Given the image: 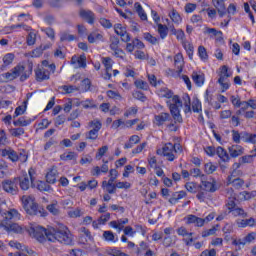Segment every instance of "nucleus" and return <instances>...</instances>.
<instances>
[{
  "label": "nucleus",
  "mask_w": 256,
  "mask_h": 256,
  "mask_svg": "<svg viewBox=\"0 0 256 256\" xmlns=\"http://www.w3.org/2000/svg\"><path fill=\"white\" fill-rule=\"evenodd\" d=\"M82 215L83 210H81V208H76L68 212V216L71 217V219H77V217H81Z\"/></svg>",
  "instance_id": "4d7b16f0"
},
{
  "label": "nucleus",
  "mask_w": 256,
  "mask_h": 256,
  "mask_svg": "<svg viewBox=\"0 0 256 256\" xmlns=\"http://www.w3.org/2000/svg\"><path fill=\"white\" fill-rule=\"evenodd\" d=\"M169 18L171 19L172 23L175 25H181L183 23V18L181 17V14L177 12L175 9H171L168 13Z\"/></svg>",
  "instance_id": "cd10ccee"
},
{
  "label": "nucleus",
  "mask_w": 256,
  "mask_h": 256,
  "mask_svg": "<svg viewBox=\"0 0 256 256\" xmlns=\"http://www.w3.org/2000/svg\"><path fill=\"white\" fill-rule=\"evenodd\" d=\"M158 97H162L167 100V105L170 109V113L175 121V123H183V117L181 116L180 107H183V101L178 95H174L173 91L169 90L167 87H163L157 90Z\"/></svg>",
  "instance_id": "f03ea898"
},
{
  "label": "nucleus",
  "mask_w": 256,
  "mask_h": 256,
  "mask_svg": "<svg viewBox=\"0 0 256 256\" xmlns=\"http://www.w3.org/2000/svg\"><path fill=\"white\" fill-rule=\"evenodd\" d=\"M200 189L208 193H215V191H217V181L214 178L201 180Z\"/></svg>",
  "instance_id": "ddd939ff"
},
{
  "label": "nucleus",
  "mask_w": 256,
  "mask_h": 256,
  "mask_svg": "<svg viewBox=\"0 0 256 256\" xmlns=\"http://www.w3.org/2000/svg\"><path fill=\"white\" fill-rule=\"evenodd\" d=\"M139 109L137 106H132L128 109H126L124 113V117H135V114L138 113Z\"/></svg>",
  "instance_id": "680f3d73"
},
{
  "label": "nucleus",
  "mask_w": 256,
  "mask_h": 256,
  "mask_svg": "<svg viewBox=\"0 0 256 256\" xmlns=\"http://www.w3.org/2000/svg\"><path fill=\"white\" fill-rule=\"evenodd\" d=\"M134 9L138 15V17L141 19V21H148L147 12H145V9H143V6L139 2L134 3Z\"/></svg>",
  "instance_id": "a878e982"
},
{
  "label": "nucleus",
  "mask_w": 256,
  "mask_h": 256,
  "mask_svg": "<svg viewBox=\"0 0 256 256\" xmlns=\"http://www.w3.org/2000/svg\"><path fill=\"white\" fill-rule=\"evenodd\" d=\"M218 225L217 226H214L208 230H204L202 232V237L205 238V237H211V235H215V233H217V229H218Z\"/></svg>",
  "instance_id": "e2e57ef3"
},
{
  "label": "nucleus",
  "mask_w": 256,
  "mask_h": 256,
  "mask_svg": "<svg viewBox=\"0 0 256 256\" xmlns=\"http://www.w3.org/2000/svg\"><path fill=\"white\" fill-rule=\"evenodd\" d=\"M9 175V170L7 163L4 161H0V179H3V177H7Z\"/></svg>",
  "instance_id": "603ef678"
},
{
  "label": "nucleus",
  "mask_w": 256,
  "mask_h": 256,
  "mask_svg": "<svg viewBox=\"0 0 256 256\" xmlns=\"http://www.w3.org/2000/svg\"><path fill=\"white\" fill-rule=\"evenodd\" d=\"M183 105H184V113L185 115H189L191 111L193 113H201L203 111V106L201 104V100L199 98L194 97L192 100V108H191V97L188 94H184L183 97Z\"/></svg>",
  "instance_id": "423d86ee"
},
{
  "label": "nucleus",
  "mask_w": 256,
  "mask_h": 256,
  "mask_svg": "<svg viewBox=\"0 0 256 256\" xmlns=\"http://www.w3.org/2000/svg\"><path fill=\"white\" fill-rule=\"evenodd\" d=\"M71 65H73L74 69H85L87 67V57L85 54H82L79 57L73 56L71 59Z\"/></svg>",
  "instance_id": "2eb2a0df"
},
{
  "label": "nucleus",
  "mask_w": 256,
  "mask_h": 256,
  "mask_svg": "<svg viewBox=\"0 0 256 256\" xmlns=\"http://www.w3.org/2000/svg\"><path fill=\"white\" fill-rule=\"evenodd\" d=\"M102 238L107 243H117V241H119V239H117V236H115V234L112 231H104Z\"/></svg>",
  "instance_id": "4c0bfd02"
},
{
  "label": "nucleus",
  "mask_w": 256,
  "mask_h": 256,
  "mask_svg": "<svg viewBox=\"0 0 256 256\" xmlns=\"http://www.w3.org/2000/svg\"><path fill=\"white\" fill-rule=\"evenodd\" d=\"M182 151L183 148L181 147V144L166 143L162 149L157 150V154L163 155V157H166L168 161H175V159H177V155L182 153Z\"/></svg>",
  "instance_id": "39448f33"
},
{
  "label": "nucleus",
  "mask_w": 256,
  "mask_h": 256,
  "mask_svg": "<svg viewBox=\"0 0 256 256\" xmlns=\"http://www.w3.org/2000/svg\"><path fill=\"white\" fill-rule=\"evenodd\" d=\"M158 35H160V39H167V35H169V28L163 24H156Z\"/></svg>",
  "instance_id": "58836bf2"
},
{
  "label": "nucleus",
  "mask_w": 256,
  "mask_h": 256,
  "mask_svg": "<svg viewBox=\"0 0 256 256\" xmlns=\"http://www.w3.org/2000/svg\"><path fill=\"white\" fill-rule=\"evenodd\" d=\"M144 39L151 45H159V38L151 35V33H144Z\"/></svg>",
  "instance_id": "09e8293b"
},
{
  "label": "nucleus",
  "mask_w": 256,
  "mask_h": 256,
  "mask_svg": "<svg viewBox=\"0 0 256 256\" xmlns=\"http://www.w3.org/2000/svg\"><path fill=\"white\" fill-rule=\"evenodd\" d=\"M109 255L111 256H129L128 254H125L124 252H121V250L117 248H113L109 251Z\"/></svg>",
  "instance_id": "774afa93"
},
{
  "label": "nucleus",
  "mask_w": 256,
  "mask_h": 256,
  "mask_svg": "<svg viewBox=\"0 0 256 256\" xmlns=\"http://www.w3.org/2000/svg\"><path fill=\"white\" fill-rule=\"evenodd\" d=\"M227 185H232L235 189H241L245 185V181L241 178H236L231 180V178H227Z\"/></svg>",
  "instance_id": "ea45409f"
},
{
  "label": "nucleus",
  "mask_w": 256,
  "mask_h": 256,
  "mask_svg": "<svg viewBox=\"0 0 256 256\" xmlns=\"http://www.w3.org/2000/svg\"><path fill=\"white\" fill-rule=\"evenodd\" d=\"M28 173H29V176H30V179H31L32 187H35L36 189H38V191H51V186H49L44 181L35 182V178L33 177V175L35 173V170L33 168H30Z\"/></svg>",
  "instance_id": "1a4fd4ad"
},
{
  "label": "nucleus",
  "mask_w": 256,
  "mask_h": 256,
  "mask_svg": "<svg viewBox=\"0 0 256 256\" xmlns=\"http://www.w3.org/2000/svg\"><path fill=\"white\" fill-rule=\"evenodd\" d=\"M25 111H27V101L23 102V106H18L15 109L14 116H13L14 119L21 116V115H25Z\"/></svg>",
  "instance_id": "de8ad7c7"
},
{
  "label": "nucleus",
  "mask_w": 256,
  "mask_h": 256,
  "mask_svg": "<svg viewBox=\"0 0 256 256\" xmlns=\"http://www.w3.org/2000/svg\"><path fill=\"white\" fill-rule=\"evenodd\" d=\"M232 215H234V217H247L246 211L239 207H236L234 210H232Z\"/></svg>",
  "instance_id": "69168bd1"
},
{
  "label": "nucleus",
  "mask_w": 256,
  "mask_h": 256,
  "mask_svg": "<svg viewBox=\"0 0 256 256\" xmlns=\"http://www.w3.org/2000/svg\"><path fill=\"white\" fill-rule=\"evenodd\" d=\"M47 210L52 215H59V208L57 207V203H53L47 206Z\"/></svg>",
  "instance_id": "338daca9"
},
{
  "label": "nucleus",
  "mask_w": 256,
  "mask_h": 256,
  "mask_svg": "<svg viewBox=\"0 0 256 256\" xmlns=\"http://www.w3.org/2000/svg\"><path fill=\"white\" fill-rule=\"evenodd\" d=\"M253 197H256V190L252 192L244 191L238 195L240 201H249V199H253Z\"/></svg>",
  "instance_id": "79ce46f5"
},
{
  "label": "nucleus",
  "mask_w": 256,
  "mask_h": 256,
  "mask_svg": "<svg viewBox=\"0 0 256 256\" xmlns=\"http://www.w3.org/2000/svg\"><path fill=\"white\" fill-rule=\"evenodd\" d=\"M192 79L197 87H203L205 85V74L201 72H193Z\"/></svg>",
  "instance_id": "c85d7f7f"
},
{
  "label": "nucleus",
  "mask_w": 256,
  "mask_h": 256,
  "mask_svg": "<svg viewBox=\"0 0 256 256\" xmlns=\"http://www.w3.org/2000/svg\"><path fill=\"white\" fill-rule=\"evenodd\" d=\"M255 223L256 221L254 218L236 220L237 227H240L241 229H245V227H255Z\"/></svg>",
  "instance_id": "393cba45"
},
{
  "label": "nucleus",
  "mask_w": 256,
  "mask_h": 256,
  "mask_svg": "<svg viewBox=\"0 0 256 256\" xmlns=\"http://www.w3.org/2000/svg\"><path fill=\"white\" fill-rule=\"evenodd\" d=\"M0 231H6V233H23V227L17 223L10 224L7 220L0 222Z\"/></svg>",
  "instance_id": "6e6552de"
},
{
  "label": "nucleus",
  "mask_w": 256,
  "mask_h": 256,
  "mask_svg": "<svg viewBox=\"0 0 256 256\" xmlns=\"http://www.w3.org/2000/svg\"><path fill=\"white\" fill-rule=\"evenodd\" d=\"M185 189L188 191V193H198L199 189H201V185L195 183V182H187L185 184Z\"/></svg>",
  "instance_id": "a19ab883"
},
{
  "label": "nucleus",
  "mask_w": 256,
  "mask_h": 256,
  "mask_svg": "<svg viewBox=\"0 0 256 256\" xmlns=\"http://www.w3.org/2000/svg\"><path fill=\"white\" fill-rule=\"evenodd\" d=\"M88 41L90 43H101L103 41V33L95 30L88 35Z\"/></svg>",
  "instance_id": "2f4dec72"
},
{
  "label": "nucleus",
  "mask_w": 256,
  "mask_h": 256,
  "mask_svg": "<svg viewBox=\"0 0 256 256\" xmlns=\"http://www.w3.org/2000/svg\"><path fill=\"white\" fill-rule=\"evenodd\" d=\"M110 219H111L110 213H106V214L100 216V218L98 220H95L92 222L93 229H99V227H102V225H107V222Z\"/></svg>",
  "instance_id": "412c9836"
},
{
  "label": "nucleus",
  "mask_w": 256,
  "mask_h": 256,
  "mask_svg": "<svg viewBox=\"0 0 256 256\" xmlns=\"http://www.w3.org/2000/svg\"><path fill=\"white\" fill-rule=\"evenodd\" d=\"M102 63L106 71H111V69H113V60L111 58L109 57L103 58Z\"/></svg>",
  "instance_id": "0e129e2a"
},
{
  "label": "nucleus",
  "mask_w": 256,
  "mask_h": 256,
  "mask_svg": "<svg viewBox=\"0 0 256 256\" xmlns=\"http://www.w3.org/2000/svg\"><path fill=\"white\" fill-rule=\"evenodd\" d=\"M141 141V138L138 135H133L130 137L129 142H127L124 146V149H131L133 145H137Z\"/></svg>",
  "instance_id": "49530a36"
},
{
  "label": "nucleus",
  "mask_w": 256,
  "mask_h": 256,
  "mask_svg": "<svg viewBox=\"0 0 256 256\" xmlns=\"http://www.w3.org/2000/svg\"><path fill=\"white\" fill-rule=\"evenodd\" d=\"M229 154L233 158L240 157L245 153V149L241 145H232L228 148Z\"/></svg>",
  "instance_id": "4be33fe9"
},
{
  "label": "nucleus",
  "mask_w": 256,
  "mask_h": 256,
  "mask_svg": "<svg viewBox=\"0 0 256 256\" xmlns=\"http://www.w3.org/2000/svg\"><path fill=\"white\" fill-rule=\"evenodd\" d=\"M80 17L87 21L89 25H93L95 23V14L91 10H82L80 11Z\"/></svg>",
  "instance_id": "b1692460"
},
{
  "label": "nucleus",
  "mask_w": 256,
  "mask_h": 256,
  "mask_svg": "<svg viewBox=\"0 0 256 256\" xmlns=\"http://www.w3.org/2000/svg\"><path fill=\"white\" fill-rule=\"evenodd\" d=\"M57 168L52 167L46 174V181L47 183H50L51 185H54V183H57Z\"/></svg>",
  "instance_id": "473e14b6"
},
{
  "label": "nucleus",
  "mask_w": 256,
  "mask_h": 256,
  "mask_svg": "<svg viewBox=\"0 0 256 256\" xmlns=\"http://www.w3.org/2000/svg\"><path fill=\"white\" fill-rule=\"evenodd\" d=\"M33 74V63L28 64L25 67L23 64H18L14 68H12L9 72L3 73L1 77L5 81H15L18 77L20 81H27L29 77Z\"/></svg>",
  "instance_id": "7ed1b4c3"
},
{
  "label": "nucleus",
  "mask_w": 256,
  "mask_h": 256,
  "mask_svg": "<svg viewBox=\"0 0 256 256\" xmlns=\"http://www.w3.org/2000/svg\"><path fill=\"white\" fill-rule=\"evenodd\" d=\"M256 239V233L250 232L248 233L243 239H235L232 241V245H235L236 247H245V245H249L253 243Z\"/></svg>",
  "instance_id": "f8f14e48"
},
{
  "label": "nucleus",
  "mask_w": 256,
  "mask_h": 256,
  "mask_svg": "<svg viewBox=\"0 0 256 256\" xmlns=\"http://www.w3.org/2000/svg\"><path fill=\"white\" fill-rule=\"evenodd\" d=\"M114 31L116 35H119V37H121V41H123L124 43H129V41H131V36H129V33L127 32V27H125L123 24H115Z\"/></svg>",
  "instance_id": "9b49d317"
},
{
  "label": "nucleus",
  "mask_w": 256,
  "mask_h": 256,
  "mask_svg": "<svg viewBox=\"0 0 256 256\" xmlns=\"http://www.w3.org/2000/svg\"><path fill=\"white\" fill-rule=\"evenodd\" d=\"M3 65L1 66V71H5V67H9V65H13V61H15V54L7 53L2 58Z\"/></svg>",
  "instance_id": "7c9ffc66"
},
{
  "label": "nucleus",
  "mask_w": 256,
  "mask_h": 256,
  "mask_svg": "<svg viewBox=\"0 0 256 256\" xmlns=\"http://www.w3.org/2000/svg\"><path fill=\"white\" fill-rule=\"evenodd\" d=\"M77 153L75 152H66L60 156L61 161H77Z\"/></svg>",
  "instance_id": "a18cd8bd"
},
{
  "label": "nucleus",
  "mask_w": 256,
  "mask_h": 256,
  "mask_svg": "<svg viewBox=\"0 0 256 256\" xmlns=\"http://www.w3.org/2000/svg\"><path fill=\"white\" fill-rule=\"evenodd\" d=\"M28 233L39 243H61L62 245H71L73 243V234L65 224H58L54 227L44 228L43 226L32 224Z\"/></svg>",
  "instance_id": "f257e3e1"
},
{
  "label": "nucleus",
  "mask_w": 256,
  "mask_h": 256,
  "mask_svg": "<svg viewBox=\"0 0 256 256\" xmlns=\"http://www.w3.org/2000/svg\"><path fill=\"white\" fill-rule=\"evenodd\" d=\"M2 217V221H7V223H9L11 219H13L14 221H19L21 219V214L19 213V211H17V209H10L9 211L4 212Z\"/></svg>",
  "instance_id": "6ab92c4d"
},
{
  "label": "nucleus",
  "mask_w": 256,
  "mask_h": 256,
  "mask_svg": "<svg viewBox=\"0 0 256 256\" xmlns=\"http://www.w3.org/2000/svg\"><path fill=\"white\" fill-rule=\"evenodd\" d=\"M204 171L207 173V175H212V173L217 171V165L212 162H208L204 165Z\"/></svg>",
  "instance_id": "8fccbe9b"
},
{
  "label": "nucleus",
  "mask_w": 256,
  "mask_h": 256,
  "mask_svg": "<svg viewBox=\"0 0 256 256\" xmlns=\"http://www.w3.org/2000/svg\"><path fill=\"white\" fill-rule=\"evenodd\" d=\"M35 77L36 81L41 83L42 81L49 80V77H51V73L49 70L45 69L43 66H38L35 70Z\"/></svg>",
  "instance_id": "dca6fc26"
},
{
  "label": "nucleus",
  "mask_w": 256,
  "mask_h": 256,
  "mask_svg": "<svg viewBox=\"0 0 256 256\" xmlns=\"http://www.w3.org/2000/svg\"><path fill=\"white\" fill-rule=\"evenodd\" d=\"M183 47H184L189 59H193L194 47L192 46V44L189 42H186L183 44Z\"/></svg>",
  "instance_id": "bf43d9fd"
},
{
  "label": "nucleus",
  "mask_w": 256,
  "mask_h": 256,
  "mask_svg": "<svg viewBox=\"0 0 256 256\" xmlns=\"http://www.w3.org/2000/svg\"><path fill=\"white\" fill-rule=\"evenodd\" d=\"M23 209L27 215L37 216V217H47V212L43 207L39 206L35 202V197L33 196H22L21 198Z\"/></svg>",
  "instance_id": "20e7f679"
},
{
  "label": "nucleus",
  "mask_w": 256,
  "mask_h": 256,
  "mask_svg": "<svg viewBox=\"0 0 256 256\" xmlns=\"http://www.w3.org/2000/svg\"><path fill=\"white\" fill-rule=\"evenodd\" d=\"M9 247H11V249H15L16 253H27V255H33V250L29 249V247L21 244L20 242H18L17 240H11L8 242Z\"/></svg>",
  "instance_id": "4468645a"
},
{
  "label": "nucleus",
  "mask_w": 256,
  "mask_h": 256,
  "mask_svg": "<svg viewBox=\"0 0 256 256\" xmlns=\"http://www.w3.org/2000/svg\"><path fill=\"white\" fill-rule=\"evenodd\" d=\"M60 89L64 95H69L70 93H75V91H79V87L75 85H63L60 87Z\"/></svg>",
  "instance_id": "c03bdc74"
},
{
  "label": "nucleus",
  "mask_w": 256,
  "mask_h": 256,
  "mask_svg": "<svg viewBox=\"0 0 256 256\" xmlns=\"http://www.w3.org/2000/svg\"><path fill=\"white\" fill-rule=\"evenodd\" d=\"M232 72L229 70V67L226 65L220 67V73H219V79L220 81L223 80H229V77H231Z\"/></svg>",
  "instance_id": "f704fd0d"
},
{
  "label": "nucleus",
  "mask_w": 256,
  "mask_h": 256,
  "mask_svg": "<svg viewBox=\"0 0 256 256\" xmlns=\"http://www.w3.org/2000/svg\"><path fill=\"white\" fill-rule=\"evenodd\" d=\"M215 153L221 161H229V154L225 149H223V147H217Z\"/></svg>",
  "instance_id": "37998d69"
},
{
  "label": "nucleus",
  "mask_w": 256,
  "mask_h": 256,
  "mask_svg": "<svg viewBox=\"0 0 256 256\" xmlns=\"http://www.w3.org/2000/svg\"><path fill=\"white\" fill-rule=\"evenodd\" d=\"M43 55V48H36L30 53H26L25 57H40Z\"/></svg>",
  "instance_id": "052dcab7"
},
{
  "label": "nucleus",
  "mask_w": 256,
  "mask_h": 256,
  "mask_svg": "<svg viewBox=\"0 0 256 256\" xmlns=\"http://www.w3.org/2000/svg\"><path fill=\"white\" fill-rule=\"evenodd\" d=\"M134 85L137 89H142L143 91H147V89H149V84L143 80L138 79L134 81Z\"/></svg>",
  "instance_id": "13d9d810"
},
{
  "label": "nucleus",
  "mask_w": 256,
  "mask_h": 256,
  "mask_svg": "<svg viewBox=\"0 0 256 256\" xmlns=\"http://www.w3.org/2000/svg\"><path fill=\"white\" fill-rule=\"evenodd\" d=\"M1 155L2 157H6L7 159H10V161H13L15 163V161H22L25 162L27 161V156L20 154L19 156L17 155V152H15V150L11 149V148H6L1 150Z\"/></svg>",
  "instance_id": "0eeeda50"
},
{
  "label": "nucleus",
  "mask_w": 256,
  "mask_h": 256,
  "mask_svg": "<svg viewBox=\"0 0 256 256\" xmlns=\"http://www.w3.org/2000/svg\"><path fill=\"white\" fill-rule=\"evenodd\" d=\"M174 64L177 67L179 73L183 72V67H185V59L182 53H178L174 56Z\"/></svg>",
  "instance_id": "c756f323"
},
{
  "label": "nucleus",
  "mask_w": 256,
  "mask_h": 256,
  "mask_svg": "<svg viewBox=\"0 0 256 256\" xmlns=\"http://www.w3.org/2000/svg\"><path fill=\"white\" fill-rule=\"evenodd\" d=\"M107 97H109V99H114L115 101H121V99H123V97L121 96V94H119V92H115L113 90H109L106 92Z\"/></svg>",
  "instance_id": "6e6d98bb"
},
{
  "label": "nucleus",
  "mask_w": 256,
  "mask_h": 256,
  "mask_svg": "<svg viewBox=\"0 0 256 256\" xmlns=\"http://www.w3.org/2000/svg\"><path fill=\"white\" fill-rule=\"evenodd\" d=\"M2 188L6 193L10 195H17L19 188L17 187V179L14 180H4L2 182Z\"/></svg>",
  "instance_id": "9d476101"
},
{
  "label": "nucleus",
  "mask_w": 256,
  "mask_h": 256,
  "mask_svg": "<svg viewBox=\"0 0 256 256\" xmlns=\"http://www.w3.org/2000/svg\"><path fill=\"white\" fill-rule=\"evenodd\" d=\"M33 121H35V117L34 118H29L27 116H24V117H20L16 121H14L13 125L15 127H28V125L33 123Z\"/></svg>",
  "instance_id": "5701e85b"
},
{
  "label": "nucleus",
  "mask_w": 256,
  "mask_h": 256,
  "mask_svg": "<svg viewBox=\"0 0 256 256\" xmlns=\"http://www.w3.org/2000/svg\"><path fill=\"white\" fill-rule=\"evenodd\" d=\"M187 225H195V227H203V218H199L193 214H190L184 218Z\"/></svg>",
  "instance_id": "aec40b11"
},
{
  "label": "nucleus",
  "mask_w": 256,
  "mask_h": 256,
  "mask_svg": "<svg viewBox=\"0 0 256 256\" xmlns=\"http://www.w3.org/2000/svg\"><path fill=\"white\" fill-rule=\"evenodd\" d=\"M31 186V181H29V177L24 176L20 179V187L23 191H27Z\"/></svg>",
  "instance_id": "864d4df0"
},
{
  "label": "nucleus",
  "mask_w": 256,
  "mask_h": 256,
  "mask_svg": "<svg viewBox=\"0 0 256 256\" xmlns=\"http://www.w3.org/2000/svg\"><path fill=\"white\" fill-rule=\"evenodd\" d=\"M177 233H178V235H180V237H184L183 241H184V243H186V245L188 247L193 245V233L188 232L187 228L180 227V228H178Z\"/></svg>",
  "instance_id": "f3484780"
},
{
  "label": "nucleus",
  "mask_w": 256,
  "mask_h": 256,
  "mask_svg": "<svg viewBox=\"0 0 256 256\" xmlns=\"http://www.w3.org/2000/svg\"><path fill=\"white\" fill-rule=\"evenodd\" d=\"M205 33H208V35H212L213 37H217L218 39H223V32L215 28H206Z\"/></svg>",
  "instance_id": "3c124183"
},
{
  "label": "nucleus",
  "mask_w": 256,
  "mask_h": 256,
  "mask_svg": "<svg viewBox=\"0 0 256 256\" xmlns=\"http://www.w3.org/2000/svg\"><path fill=\"white\" fill-rule=\"evenodd\" d=\"M127 223H129V219L128 218H123V219H118V220L111 221L109 223V225L112 229H116V231L118 233H121V231H124L125 225H127Z\"/></svg>",
  "instance_id": "a211bd4d"
},
{
  "label": "nucleus",
  "mask_w": 256,
  "mask_h": 256,
  "mask_svg": "<svg viewBox=\"0 0 256 256\" xmlns=\"http://www.w3.org/2000/svg\"><path fill=\"white\" fill-rule=\"evenodd\" d=\"M197 55L203 63H207V61H209V54L207 53L205 46L198 47Z\"/></svg>",
  "instance_id": "e433bc0d"
},
{
  "label": "nucleus",
  "mask_w": 256,
  "mask_h": 256,
  "mask_svg": "<svg viewBox=\"0 0 256 256\" xmlns=\"http://www.w3.org/2000/svg\"><path fill=\"white\" fill-rule=\"evenodd\" d=\"M123 73H124V77H132L133 79H135V77L137 76V72L135 70H133L131 68V66H126L123 69Z\"/></svg>",
  "instance_id": "5fc2aeb1"
},
{
  "label": "nucleus",
  "mask_w": 256,
  "mask_h": 256,
  "mask_svg": "<svg viewBox=\"0 0 256 256\" xmlns=\"http://www.w3.org/2000/svg\"><path fill=\"white\" fill-rule=\"evenodd\" d=\"M169 117V113H160L154 117V123L158 126L163 125V123L169 121Z\"/></svg>",
  "instance_id": "72a5a7b5"
},
{
  "label": "nucleus",
  "mask_w": 256,
  "mask_h": 256,
  "mask_svg": "<svg viewBox=\"0 0 256 256\" xmlns=\"http://www.w3.org/2000/svg\"><path fill=\"white\" fill-rule=\"evenodd\" d=\"M184 197H187L186 191L175 192L172 194V197L169 199V203H171V205H175L177 201L184 199Z\"/></svg>",
  "instance_id": "c9c22d12"
},
{
  "label": "nucleus",
  "mask_w": 256,
  "mask_h": 256,
  "mask_svg": "<svg viewBox=\"0 0 256 256\" xmlns=\"http://www.w3.org/2000/svg\"><path fill=\"white\" fill-rule=\"evenodd\" d=\"M226 0H213V5L217 9L220 17H223L227 13V8L225 7Z\"/></svg>",
  "instance_id": "bb28decb"
}]
</instances>
